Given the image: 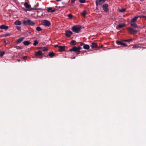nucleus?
<instances>
[{
  "instance_id": "nucleus-1",
  "label": "nucleus",
  "mask_w": 146,
  "mask_h": 146,
  "mask_svg": "<svg viewBox=\"0 0 146 146\" xmlns=\"http://www.w3.org/2000/svg\"><path fill=\"white\" fill-rule=\"evenodd\" d=\"M82 48L80 46H78V47L76 46H74L72 48L70 49L69 51L71 52H74L76 54L78 55L80 54V50Z\"/></svg>"
},
{
  "instance_id": "nucleus-2",
  "label": "nucleus",
  "mask_w": 146,
  "mask_h": 146,
  "mask_svg": "<svg viewBox=\"0 0 146 146\" xmlns=\"http://www.w3.org/2000/svg\"><path fill=\"white\" fill-rule=\"evenodd\" d=\"M82 29L81 26L75 25L73 26L72 28V31L74 32L78 33L81 31V29Z\"/></svg>"
},
{
  "instance_id": "nucleus-3",
  "label": "nucleus",
  "mask_w": 146,
  "mask_h": 146,
  "mask_svg": "<svg viewBox=\"0 0 146 146\" xmlns=\"http://www.w3.org/2000/svg\"><path fill=\"white\" fill-rule=\"evenodd\" d=\"M23 24L26 26H33L35 24V22L30 19L23 21Z\"/></svg>"
},
{
  "instance_id": "nucleus-4",
  "label": "nucleus",
  "mask_w": 146,
  "mask_h": 146,
  "mask_svg": "<svg viewBox=\"0 0 146 146\" xmlns=\"http://www.w3.org/2000/svg\"><path fill=\"white\" fill-rule=\"evenodd\" d=\"M24 5L25 7L27 9L26 10V11H30L32 10H34V8H31V5L28 4L27 2H25L24 4Z\"/></svg>"
},
{
  "instance_id": "nucleus-5",
  "label": "nucleus",
  "mask_w": 146,
  "mask_h": 146,
  "mask_svg": "<svg viewBox=\"0 0 146 146\" xmlns=\"http://www.w3.org/2000/svg\"><path fill=\"white\" fill-rule=\"evenodd\" d=\"M35 54L36 56L38 57V58H41L42 57V56L43 55L42 52V51L40 50L35 52Z\"/></svg>"
},
{
  "instance_id": "nucleus-6",
  "label": "nucleus",
  "mask_w": 146,
  "mask_h": 146,
  "mask_svg": "<svg viewBox=\"0 0 146 146\" xmlns=\"http://www.w3.org/2000/svg\"><path fill=\"white\" fill-rule=\"evenodd\" d=\"M128 31L131 34H134L136 33L138 31L137 30H136L135 29H133L131 27L129 28Z\"/></svg>"
},
{
  "instance_id": "nucleus-7",
  "label": "nucleus",
  "mask_w": 146,
  "mask_h": 146,
  "mask_svg": "<svg viewBox=\"0 0 146 146\" xmlns=\"http://www.w3.org/2000/svg\"><path fill=\"white\" fill-rule=\"evenodd\" d=\"M106 0H96V6H98L104 3Z\"/></svg>"
},
{
  "instance_id": "nucleus-8",
  "label": "nucleus",
  "mask_w": 146,
  "mask_h": 146,
  "mask_svg": "<svg viewBox=\"0 0 146 146\" xmlns=\"http://www.w3.org/2000/svg\"><path fill=\"white\" fill-rule=\"evenodd\" d=\"M108 5L107 4H105L102 6V8L104 11L106 12H107L108 11Z\"/></svg>"
},
{
  "instance_id": "nucleus-9",
  "label": "nucleus",
  "mask_w": 146,
  "mask_h": 146,
  "mask_svg": "<svg viewBox=\"0 0 146 146\" xmlns=\"http://www.w3.org/2000/svg\"><path fill=\"white\" fill-rule=\"evenodd\" d=\"M43 25L45 26H49L50 25V22L47 20H44L43 22Z\"/></svg>"
},
{
  "instance_id": "nucleus-10",
  "label": "nucleus",
  "mask_w": 146,
  "mask_h": 146,
  "mask_svg": "<svg viewBox=\"0 0 146 146\" xmlns=\"http://www.w3.org/2000/svg\"><path fill=\"white\" fill-rule=\"evenodd\" d=\"M72 34V33L70 31H67L65 32V35L67 37H70Z\"/></svg>"
},
{
  "instance_id": "nucleus-11",
  "label": "nucleus",
  "mask_w": 146,
  "mask_h": 146,
  "mask_svg": "<svg viewBox=\"0 0 146 146\" xmlns=\"http://www.w3.org/2000/svg\"><path fill=\"white\" fill-rule=\"evenodd\" d=\"M56 10L54 8H52L51 7H49L47 8V11L48 12H50L51 13H53L55 12Z\"/></svg>"
},
{
  "instance_id": "nucleus-12",
  "label": "nucleus",
  "mask_w": 146,
  "mask_h": 146,
  "mask_svg": "<svg viewBox=\"0 0 146 146\" xmlns=\"http://www.w3.org/2000/svg\"><path fill=\"white\" fill-rule=\"evenodd\" d=\"M90 46L92 48H98V45L96 43L92 42L90 44Z\"/></svg>"
},
{
  "instance_id": "nucleus-13",
  "label": "nucleus",
  "mask_w": 146,
  "mask_h": 146,
  "mask_svg": "<svg viewBox=\"0 0 146 146\" xmlns=\"http://www.w3.org/2000/svg\"><path fill=\"white\" fill-rule=\"evenodd\" d=\"M130 25L131 26L134 28H139L140 27V26H137V25L134 22H131L130 23Z\"/></svg>"
},
{
  "instance_id": "nucleus-14",
  "label": "nucleus",
  "mask_w": 146,
  "mask_h": 146,
  "mask_svg": "<svg viewBox=\"0 0 146 146\" xmlns=\"http://www.w3.org/2000/svg\"><path fill=\"white\" fill-rule=\"evenodd\" d=\"M65 46H59V49L58 50V51L60 52L64 51L65 50Z\"/></svg>"
},
{
  "instance_id": "nucleus-15",
  "label": "nucleus",
  "mask_w": 146,
  "mask_h": 146,
  "mask_svg": "<svg viewBox=\"0 0 146 146\" xmlns=\"http://www.w3.org/2000/svg\"><path fill=\"white\" fill-rule=\"evenodd\" d=\"M0 28L2 29L7 30L8 29L9 27L4 25H1V26Z\"/></svg>"
},
{
  "instance_id": "nucleus-16",
  "label": "nucleus",
  "mask_w": 146,
  "mask_h": 146,
  "mask_svg": "<svg viewBox=\"0 0 146 146\" xmlns=\"http://www.w3.org/2000/svg\"><path fill=\"white\" fill-rule=\"evenodd\" d=\"M24 39V37H21L19 38L16 41L17 42V43H21Z\"/></svg>"
},
{
  "instance_id": "nucleus-17",
  "label": "nucleus",
  "mask_w": 146,
  "mask_h": 146,
  "mask_svg": "<svg viewBox=\"0 0 146 146\" xmlns=\"http://www.w3.org/2000/svg\"><path fill=\"white\" fill-rule=\"evenodd\" d=\"M139 17V16H138L134 17L133 18L131 19V22H136L137 21V20Z\"/></svg>"
},
{
  "instance_id": "nucleus-18",
  "label": "nucleus",
  "mask_w": 146,
  "mask_h": 146,
  "mask_svg": "<svg viewBox=\"0 0 146 146\" xmlns=\"http://www.w3.org/2000/svg\"><path fill=\"white\" fill-rule=\"evenodd\" d=\"M90 46L88 44H85L83 45V48L85 49L88 50L89 49Z\"/></svg>"
},
{
  "instance_id": "nucleus-19",
  "label": "nucleus",
  "mask_w": 146,
  "mask_h": 146,
  "mask_svg": "<svg viewBox=\"0 0 146 146\" xmlns=\"http://www.w3.org/2000/svg\"><path fill=\"white\" fill-rule=\"evenodd\" d=\"M21 21L19 20L16 21L14 23V24L15 25H21Z\"/></svg>"
},
{
  "instance_id": "nucleus-20",
  "label": "nucleus",
  "mask_w": 146,
  "mask_h": 146,
  "mask_svg": "<svg viewBox=\"0 0 146 146\" xmlns=\"http://www.w3.org/2000/svg\"><path fill=\"white\" fill-rule=\"evenodd\" d=\"M87 14L86 11L85 10H84L81 13L82 15L84 17H86V15Z\"/></svg>"
},
{
  "instance_id": "nucleus-21",
  "label": "nucleus",
  "mask_w": 146,
  "mask_h": 146,
  "mask_svg": "<svg viewBox=\"0 0 146 146\" xmlns=\"http://www.w3.org/2000/svg\"><path fill=\"white\" fill-rule=\"evenodd\" d=\"M125 26V24H119L116 27V28L117 29L118 28H121Z\"/></svg>"
},
{
  "instance_id": "nucleus-22",
  "label": "nucleus",
  "mask_w": 146,
  "mask_h": 146,
  "mask_svg": "<svg viewBox=\"0 0 146 146\" xmlns=\"http://www.w3.org/2000/svg\"><path fill=\"white\" fill-rule=\"evenodd\" d=\"M31 43L28 41H25L23 42L24 45H29Z\"/></svg>"
},
{
  "instance_id": "nucleus-23",
  "label": "nucleus",
  "mask_w": 146,
  "mask_h": 146,
  "mask_svg": "<svg viewBox=\"0 0 146 146\" xmlns=\"http://www.w3.org/2000/svg\"><path fill=\"white\" fill-rule=\"evenodd\" d=\"M55 54L53 52H51L49 53L48 54L49 56L50 57H52L55 55Z\"/></svg>"
},
{
  "instance_id": "nucleus-24",
  "label": "nucleus",
  "mask_w": 146,
  "mask_h": 146,
  "mask_svg": "<svg viewBox=\"0 0 146 146\" xmlns=\"http://www.w3.org/2000/svg\"><path fill=\"white\" fill-rule=\"evenodd\" d=\"M71 44H72V45H75L76 44V42L75 40H72L71 41Z\"/></svg>"
},
{
  "instance_id": "nucleus-25",
  "label": "nucleus",
  "mask_w": 146,
  "mask_h": 146,
  "mask_svg": "<svg viewBox=\"0 0 146 146\" xmlns=\"http://www.w3.org/2000/svg\"><path fill=\"white\" fill-rule=\"evenodd\" d=\"M41 49L42 51H45L48 50V49L46 47H41Z\"/></svg>"
},
{
  "instance_id": "nucleus-26",
  "label": "nucleus",
  "mask_w": 146,
  "mask_h": 146,
  "mask_svg": "<svg viewBox=\"0 0 146 146\" xmlns=\"http://www.w3.org/2000/svg\"><path fill=\"white\" fill-rule=\"evenodd\" d=\"M34 42L33 45L34 46H36L38 44V42L36 40H35Z\"/></svg>"
},
{
  "instance_id": "nucleus-27",
  "label": "nucleus",
  "mask_w": 146,
  "mask_h": 146,
  "mask_svg": "<svg viewBox=\"0 0 146 146\" xmlns=\"http://www.w3.org/2000/svg\"><path fill=\"white\" fill-rule=\"evenodd\" d=\"M36 30L38 31H40L42 30V29L40 27H38L36 28Z\"/></svg>"
},
{
  "instance_id": "nucleus-28",
  "label": "nucleus",
  "mask_w": 146,
  "mask_h": 146,
  "mask_svg": "<svg viewBox=\"0 0 146 146\" xmlns=\"http://www.w3.org/2000/svg\"><path fill=\"white\" fill-rule=\"evenodd\" d=\"M5 52L4 51H2V52L0 50V56L1 57H2L4 55V54H5Z\"/></svg>"
},
{
  "instance_id": "nucleus-29",
  "label": "nucleus",
  "mask_w": 146,
  "mask_h": 146,
  "mask_svg": "<svg viewBox=\"0 0 146 146\" xmlns=\"http://www.w3.org/2000/svg\"><path fill=\"white\" fill-rule=\"evenodd\" d=\"M122 42L120 41L117 40L116 41V43L118 45H121Z\"/></svg>"
},
{
  "instance_id": "nucleus-30",
  "label": "nucleus",
  "mask_w": 146,
  "mask_h": 146,
  "mask_svg": "<svg viewBox=\"0 0 146 146\" xmlns=\"http://www.w3.org/2000/svg\"><path fill=\"white\" fill-rule=\"evenodd\" d=\"M126 11V9H119V11L121 12H124Z\"/></svg>"
},
{
  "instance_id": "nucleus-31",
  "label": "nucleus",
  "mask_w": 146,
  "mask_h": 146,
  "mask_svg": "<svg viewBox=\"0 0 146 146\" xmlns=\"http://www.w3.org/2000/svg\"><path fill=\"white\" fill-rule=\"evenodd\" d=\"M11 35V34L9 33H7L4 35V37H6L8 36H9Z\"/></svg>"
},
{
  "instance_id": "nucleus-32",
  "label": "nucleus",
  "mask_w": 146,
  "mask_h": 146,
  "mask_svg": "<svg viewBox=\"0 0 146 146\" xmlns=\"http://www.w3.org/2000/svg\"><path fill=\"white\" fill-rule=\"evenodd\" d=\"M79 1L81 3H84L86 2V0H79Z\"/></svg>"
},
{
  "instance_id": "nucleus-33",
  "label": "nucleus",
  "mask_w": 146,
  "mask_h": 146,
  "mask_svg": "<svg viewBox=\"0 0 146 146\" xmlns=\"http://www.w3.org/2000/svg\"><path fill=\"white\" fill-rule=\"evenodd\" d=\"M68 17L69 19H71L73 17V16L70 14H69L68 15Z\"/></svg>"
},
{
  "instance_id": "nucleus-34",
  "label": "nucleus",
  "mask_w": 146,
  "mask_h": 146,
  "mask_svg": "<svg viewBox=\"0 0 146 146\" xmlns=\"http://www.w3.org/2000/svg\"><path fill=\"white\" fill-rule=\"evenodd\" d=\"M121 45L123 46H127V44L126 43H123V42H122L121 43Z\"/></svg>"
},
{
  "instance_id": "nucleus-35",
  "label": "nucleus",
  "mask_w": 146,
  "mask_h": 146,
  "mask_svg": "<svg viewBox=\"0 0 146 146\" xmlns=\"http://www.w3.org/2000/svg\"><path fill=\"white\" fill-rule=\"evenodd\" d=\"M16 28L19 31H21V27L19 26H17L16 27Z\"/></svg>"
},
{
  "instance_id": "nucleus-36",
  "label": "nucleus",
  "mask_w": 146,
  "mask_h": 146,
  "mask_svg": "<svg viewBox=\"0 0 146 146\" xmlns=\"http://www.w3.org/2000/svg\"><path fill=\"white\" fill-rule=\"evenodd\" d=\"M140 17H142L143 18H145L146 19V16L144 15L140 16H139Z\"/></svg>"
},
{
  "instance_id": "nucleus-37",
  "label": "nucleus",
  "mask_w": 146,
  "mask_h": 146,
  "mask_svg": "<svg viewBox=\"0 0 146 146\" xmlns=\"http://www.w3.org/2000/svg\"><path fill=\"white\" fill-rule=\"evenodd\" d=\"M139 46L135 45V46H134L133 47V48H139Z\"/></svg>"
},
{
  "instance_id": "nucleus-38",
  "label": "nucleus",
  "mask_w": 146,
  "mask_h": 146,
  "mask_svg": "<svg viewBox=\"0 0 146 146\" xmlns=\"http://www.w3.org/2000/svg\"><path fill=\"white\" fill-rule=\"evenodd\" d=\"M27 58V56H24L23 57V58L24 60H26V59Z\"/></svg>"
},
{
  "instance_id": "nucleus-39",
  "label": "nucleus",
  "mask_w": 146,
  "mask_h": 146,
  "mask_svg": "<svg viewBox=\"0 0 146 146\" xmlns=\"http://www.w3.org/2000/svg\"><path fill=\"white\" fill-rule=\"evenodd\" d=\"M71 0V3H74V2L76 0Z\"/></svg>"
},
{
  "instance_id": "nucleus-40",
  "label": "nucleus",
  "mask_w": 146,
  "mask_h": 146,
  "mask_svg": "<svg viewBox=\"0 0 146 146\" xmlns=\"http://www.w3.org/2000/svg\"><path fill=\"white\" fill-rule=\"evenodd\" d=\"M84 43H82V42H80V45L81 46H83L84 44Z\"/></svg>"
},
{
  "instance_id": "nucleus-41",
  "label": "nucleus",
  "mask_w": 146,
  "mask_h": 146,
  "mask_svg": "<svg viewBox=\"0 0 146 146\" xmlns=\"http://www.w3.org/2000/svg\"><path fill=\"white\" fill-rule=\"evenodd\" d=\"M102 47H103L102 45H101L99 47L98 46L97 48H98V49H100V48H102Z\"/></svg>"
},
{
  "instance_id": "nucleus-42",
  "label": "nucleus",
  "mask_w": 146,
  "mask_h": 146,
  "mask_svg": "<svg viewBox=\"0 0 146 146\" xmlns=\"http://www.w3.org/2000/svg\"><path fill=\"white\" fill-rule=\"evenodd\" d=\"M123 41H124L125 42H128V40H123Z\"/></svg>"
},
{
  "instance_id": "nucleus-43",
  "label": "nucleus",
  "mask_w": 146,
  "mask_h": 146,
  "mask_svg": "<svg viewBox=\"0 0 146 146\" xmlns=\"http://www.w3.org/2000/svg\"><path fill=\"white\" fill-rule=\"evenodd\" d=\"M132 40H133V39H131L129 40H128V42L132 41Z\"/></svg>"
},
{
  "instance_id": "nucleus-44",
  "label": "nucleus",
  "mask_w": 146,
  "mask_h": 146,
  "mask_svg": "<svg viewBox=\"0 0 146 146\" xmlns=\"http://www.w3.org/2000/svg\"><path fill=\"white\" fill-rule=\"evenodd\" d=\"M40 9V8H38V9H34V10H39V9Z\"/></svg>"
},
{
  "instance_id": "nucleus-45",
  "label": "nucleus",
  "mask_w": 146,
  "mask_h": 146,
  "mask_svg": "<svg viewBox=\"0 0 146 146\" xmlns=\"http://www.w3.org/2000/svg\"><path fill=\"white\" fill-rule=\"evenodd\" d=\"M54 46L55 47H58L59 48V46L57 45H55Z\"/></svg>"
},
{
  "instance_id": "nucleus-46",
  "label": "nucleus",
  "mask_w": 146,
  "mask_h": 146,
  "mask_svg": "<svg viewBox=\"0 0 146 146\" xmlns=\"http://www.w3.org/2000/svg\"><path fill=\"white\" fill-rule=\"evenodd\" d=\"M4 37V35H0V38Z\"/></svg>"
},
{
  "instance_id": "nucleus-47",
  "label": "nucleus",
  "mask_w": 146,
  "mask_h": 146,
  "mask_svg": "<svg viewBox=\"0 0 146 146\" xmlns=\"http://www.w3.org/2000/svg\"><path fill=\"white\" fill-rule=\"evenodd\" d=\"M98 6H96V9H97V10H98Z\"/></svg>"
},
{
  "instance_id": "nucleus-48",
  "label": "nucleus",
  "mask_w": 146,
  "mask_h": 146,
  "mask_svg": "<svg viewBox=\"0 0 146 146\" xmlns=\"http://www.w3.org/2000/svg\"><path fill=\"white\" fill-rule=\"evenodd\" d=\"M56 1H58V2H59V1H60L61 0H56Z\"/></svg>"
},
{
  "instance_id": "nucleus-49",
  "label": "nucleus",
  "mask_w": 146,
  "mask_h": 146,
  "mask_svg": "<svg viewBox=\"0 0 146 146\" xmlns=\"http://www.w3.org/2000/svg\"><path fill=\"white\" fill-rule=\"evenodd\" d=\"M41 48V47H38V49H41V48Z\"/></svg>"
},
{
  "instance_id": "nucleus-50",
  "label": "nucleus",
  "mask_w": 146,
  "mask_h": 146,
  "mask_svg": "<svg viewBox=\"0 0 146 146\" xmlns=\"http://www.w3.org/2000/svg\"><path fill=\"white\" fill-rule=\"evenodd\" d=\"M75 58V57H74L73 58L74 59Z\"/></svg>"
},
{
  "instance_id": "nucleus-51",
  "label": "nucleus",
  "mask_w": 146,
  "mask_h": 146,
  "mask_svg": "<svg viewBox=\"0 0 146 146\" xmlns=\"http://www.w3.org/2000/svg\"><path fill=\"white\" fill-rule=\"evenodd\" d=\"M23 10H25V9L24 8H23Z\"/></svg>"
},
{
  "instance_id": "nucleus-52",
  "label": "nucleus",
  "mask_w": 146,
  "mask_h": 146,
  "mask_svg": "<svg viewBox=\"0 0 146 146\" xmlns=\"http://www.w3.org/2000/svg\"><path fill=\"white\" fill-rule=\"evenodd\" d=\"M2 31H1V32H2Z\"/></svg>"
}]
</instances>
